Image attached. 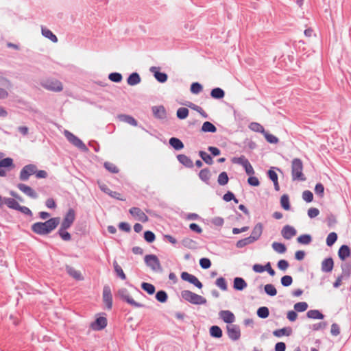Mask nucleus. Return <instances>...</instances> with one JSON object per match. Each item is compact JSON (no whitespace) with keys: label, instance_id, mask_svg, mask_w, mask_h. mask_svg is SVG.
Segmentation results:
<instances>
[{"label":"nucleus","instance_id":"36","mask_svg":"<svg viewBox=\"0 0 351 351\" xmlns=\"http://www.w3.org/2000/svg\"><path fill=\"white\" fill-rule=\"evenodd\" d=\"M182 245L188 249L195 250L197 248V243L192 239L185 237L182 241Z\"/></svg>","mask_w":351,"mask_h":351},{"label":"nucleus","instance_id":"4","mask_svg":"<svg viewBox=\"0 0 351 351\" xmlns=\"http://www.w3.org/2000/svg\"><path fill=\"white\" fill-rule=\"evenodd\" d=\"M182 298L186 302L195 305L205 304L206 300L202 296L197 295L189 290H183L181 291Z\"/></svg>","mask_w":351,"mask_h":351},{"label":"nucleus","instance_id":"22","mask_svg":"<svg viewBox=\"0 0 351 351\" xmlns=\"http://www.w3.org/2000/svg\"><path fill=\"white\" fill-rule=\"evenodd\" d=\"M297 234V231L293 226L290 225H285L282 230L281 234L285 239H291L293 237L295 236Z\"/></svg>","mask_w":351,"mask_h":351},{"label":"nucleus","instance_id":"39","mask_svg":"<svg viewBox=\"0 0 351 351\" xmlns=\"http://www.w3.org/2000/svg\"><path fill=\"white\" fill-rule=\"evenodd\" d=\"M201 131L203 132L215 133L217 132V128L211 122L205 121L202 126Z\"/></svg>","mask_w":351,"mask_h":351},{"label":"nucleus","instance_id":"46","mask_svg":"<svg viewBox=\"0 0 351 351\" xmlns=\"http://www.w3.org/2000/svg\"><path fill=\"white\" fill-rule=\"evenodd\" d=\"M156 300L160 303H165L168 300V294L164 290H159L155 295Z\"/></svg>","mask_w":351,"mask_h":351},{"label":"nucleus","instance_id":"32","mask_svg":"<svg viewBox=\"0 0 351 351\" xmlns=\"http://www.w3.org/2000/svg\"><path fill=\"white\" fill-rule=\"evenodd\" d=\"M209 334L213 338L220 339L223 336V331L219 326L213 325L209 328Z\"/></svg>","mask_w":351,"mask_h":351},{"label":"nucleus","instance_id":"62","mask_svg":"<svg viewBox=\"0 0 351 351\" xmlns=\"http://www.w3.org/2000/svg\"><path fill=\"white\" fill-rule=\"evenodd\" d=\"M263 135H264L266 141L271 144H277L279 142L278 138H277L276 136H274L271 134H269L267 131H265V133H263Z\"/></svg>","mask_w":351,"mask_h":351},{"label":"nucleus","instance_id":"60","mask_svg":"<svg viewBox=\"0 0 351 351\" xmlns=\"http://www.w3.org/2000/svg\"><path fill=\"white\" fill-rule=\"evenodd\" d=\"M108 79L113 82L119 83L123 80V76L120 73L112 72L108 75Z\"/></svg>","mask_w":351,"mask_h":351},{"label":"nucleus","instance_id":"48","mask_svg":"<svg viewBox=\"0 0 351 351\" xmlns=\"http://www.w3.org/2000/svg\"><path fill=\"white\" fill-rule=\"evenodd\" d=\"M257 316L261 319H266L269 315V310L267 306H261L257 309Z\"/></svg>","mask_w":351,"mask_h":351},{"label":"nucleus","instance_id":"61","mask_svg":"<svg viewBox=\"0 0 351 351\" xmlns=\"http://www.w3.org/2000/svg\"><path fill=\"white\" fill-rule=\"evenodd\" d=\"M315 194L320 198L324 196V186L322 183L318 182L315 184L314 189Z\"/></svg>","mask_w":351,"mask_h":351},{"label":"nucleus","instance_id":"59","mask_svg":"<svg viewBox=\"0 0 351 351\" xmlns=\"http://www.w3.org/2000/svg\"><path fill=\"white\" fill-rule=\"evenodd\" d=\"M104 167L107 171L112 173H118L119 171V169L115 165L108 161L104 163Z\"/></svg>","mask_w":351,"mask_h":351},{"label":"nucleus","instance_id":"51","mask_svg":"<svg viewBox=\"0 0 351 351\" xmlns=\"http://www.w3.org/2000/svg\"><path fill=\"white\" fill-rule=\"evenodd\" d=\"M248 127L251 130L256 132L261 133L263 134V133H265V131L263 126L257 122H252L251 123H250Z\"/></svg>","mask_w":351,"mask_h":351},{"label":"nucleus","instance_id":"47","mask_svg":"<svg viewBox=\"0 0 351 351\" xmlns=\"http://www.w3.org/2000/svg\"><path fill=\"white\" fill-rule=\"evenodd\" d=\"M113 267L117 276L121 280H125L126 275L123 272L121 267L118 264V263L116 261H114L113 262Z\"/></svg>","mask_w":351,"mask_h":351},{"label":"nucleus","instance_id":"57","mask_svg":"<svg viewBox=\"0 0 351 351\" xmlns=\"http://www.w3.org/2000/svg\"><path fill=\"white\" fill-rule=\"evenodd\" d=\"M203 89V86L199 82H193L191 84L190 91L191 93L197 95L199 94Z\"/></svg>","mask_w":351,"mask_h":351},{"label":"nucleus","instance_id":"21","mask_svg":"<svg viewBox=\"0 0 351 351\" xmlns=\"http://www.w3.org/2000/svg\"><path fill=\"white\" fill-rule=\"evenodd\" d=\"M334 268V261L331 256L324 258L321 264V270L324 273H330Z\"/></svg>","mask_w":351,"mask_h":351},{"label":"nucleus","instance_id":"54","mask_svg":"<svg viewBox=\"0 0 351 351\" xmlns=\"http://www.w3.org/2000/svg\"><path fill=\"white\" fill-rule=\"evenodd\" d=\"M276 169L277 171L282 172L281 169L278 167H271L267 172V177L272 181H276L278 180V174L274 171Z\"/></svg>","mask_w":351,"mask_h":351},{"label":"nucleus","instance_id":"35","mask_svg":"<svg viewBox=\"0 0 351 351\" xmlns=\"http://www.w3.org/2000/svg\"><path fill=\"white\" fill-rule=\"evenodd\" d=\"M306 317L309 319H323L324 318V315L319 310H309L306 313Z\"/></svg>","mask_w":351,"mask_h":351},{"label":"nucleus","instance_id":"25","mask_svg":"<svg viewBox=\"0 0 351 351\" xmlns=\"http://www.w3.org/2000/svg\"><path fill=\"white\" fill-rule=\"evenodd\" d=\"M117 118L120 121L125 122L131 125L137 126L138 121L132 116L125 114H119Z\"/></svg>","mask_w":351,"mask_h":351},{"label":"nucleus","instance_id":"23","mask_svg":"<svg viewBox=\"0 0 351 351\" xmlns=\"http://www.w3.org/2000/svg\"><path fill=\"white\" fill-rule=\"evenodd\" d=\"M341 274L344 280H348L351 276V262H342L341 264Z\"/></svg>","mask_w":351,"mask_h":351},{"label":"nucleus","instance_id":"6","mask_svg":"<svg viewBox=\"0 0 351 351\" xmlns=\"http://www.w3.org/2000/svg\"><path fill=\"white\" fill-rule=\"evenodd\" d=\"M117 295L119 297V298L131 305L133 307L135 308H141L143 307L144 305L143 304H141L139 302H136L130 295L127 289L125 288H121L117 291Z\"/></svg>","mask_w":351,"mask_h":351},{"label":"nucleus","instance_id":"14","mask_svg":"<svg viewBox=\"0 0 351 351\" xmlns=\"http://www.w3.org/2000/svg\"><path fill=\"white\" fill-rule=\"evenodd\" d=\"M36 166L34 164H29L24 166L20 172L19 178L22 181H26L29 176L36 173Z\"/></svg>","mask_w":351,"mask_h":351},{"label":"nucleus","instance_id":"12","mask_svg":"<svg viewBox=\"0 0 351 351\" xmlns=\"http://www.w3.org/2000/svg\"><path fill=\"white\" fill-rule=\"evenodd\" d=\"M102 300L108 310H111L112 308V295L111 289L109 285H106L103 288Z\"/></svg>","mask_w":351,"mask_h":351},{"label":"nucleus","instance_id":"55","mask_svg":"<svg viewBox=\"0 0 351 351\" xmlns=\"http://www.w3.org/2000/svg\"><path fill=\"white\" fill-rule=\"evenodd\" d=\"M189 110L184 107L179 108L177 110L176 115L179 119H185L189 116Z\"/></svg>","mask_w":351,"mask_h":351},{"label":"nucleus","instance_id":"38","mask_svg":"<svg viewBox=\"0 0 351 351\" xmlns=\"http://www.w3.org/2000/svg\"><path fill=\"white\" fill-rule=\"evenodd\" d=\"M3 200L5 204L9 208L18 210L20 204L15 199L10 197H4Z\"/></svg>","mask_w":351,"mask_h":351},{"label":"nucleus","instance_id":"30","mask_svg":"<svg viewBox=\"0 0 351 351\" xmlns=\"http://www.w3.org/2000/svg\"><path fill=\"white\" fill-rule=\"evenodd\" d=\"M169 145L176 151L182 149L184 147L183 142L178 138L171 137L169 140Z\"/></svg>","mask_w":351,"mask_h":351},{"label":"nucleus","instance_id":"49","mask_svg":"<svg viewBox=\"0 0 351 351\" xmlns=\"http://www.w3.org/2000/svg\"><path fill=\"white\" fill-rule=\"evenodd\" d=\"M229 178L228 176L227 172L222 171L219 173L218 178H217V182L218 184L220 186H225L228 183Z\"/></svg>","mask_w":351,"mask_h":351},{"label":"nucleus","instance_id":"16","mask_svg":"<svg viewBox=\"0 0 351 351\" xmlns=\"http://www.w3.org/2000/svg\"><path fill=\"white\" fill-rule=\"evenodd\" d=\"M149 71L153 73L155 79L160 83H165L167 81L168 75L165 72L160 71V67L152 66Z\"/></svg>","mask_w":351,"mask_h":351},{"label":"nucleus","instance_id":"17","mask_svg":"<svg viewBox=\"0 0 351 351\" xmlns=\"http://www.w3.org/2000/svg\"><path fill=\"white\" fill-rule=\"evenodd\" d=\"M129 213L133 217H138V219L143 223L147 222L149 220L148 217L143 213L141 208L138 207H132L129 210Z\"/></svg>","mask_w":351,"mask_h":351},{"label":"nucleus","instance_id":"8","mask_svg":"<svg viewBox=\"0 0 351 351\" xmlns=\"http://www.w3.org/2000/svg\"><path fill=\"white\" fill-rule=\"evenodd\" d=\"M108 325L106 314L101 313L99 317H96L95 321L91 322L90 327L95 331H100L104 330Z\"/></svg>","mask_w":351,"mask_h":351},{"label":"nucleus","instance_id":"3","mask_svg":"<svg viewBox=\"0 0 351 351\" xmlns=\"http://www.w3.org/2000/svg\"><path fill=\"white\" fill-rule=\"evenodd\" d=\"M40 85L43 88L52 92H60L63 90L62 83L53 77H47L40 80Z\"/></svg>","mask_w":351,"mask_h":351},{"label":"nucleus","instance_id":"7","mask_svg":"<svg viewBox=\"0 0 351 351\" xmlns=\"http://www.w3.org/2000/svg\"><path fill=\"white\" fill-rule=\"evenodd\" d=\"M146 265L150 267L153 271H162V268L159 258L155 254H147L144 258Z\"/></svg>","mask_w":351,"mask_h":351},{"label":"nucleus","instance_id":"37","mask_svg":"<svg viewBox=\"0 0 351 351\" xmlns=\"http://www.w3.org/2000/svg\"><path fill=\"white\" fill-rule=\"evenodd\" d=\"M42 35L49 39L53 43H57L58 39L57 36L49 29L47 27H42Z\"/></svg>","mask_w":351,"mask_h":351},{"label":"nucleus","instance_id":"43","mask_svg":"<svg viewBox=\"0 0 351 351\" xmlns=\"http://www.w3.org/2000/svg\"><path fill=\"white\" fill-rule=\"evenodd\" d=\"M141 287L149 295H153L156 291L154 285L149 282H143L141 285Z\"/></svg>","mask_w":351,"mask_h":351},{"label":"nucleus","instance_id":"58","mask_svg":"<svg viewBox=\"0 0 351 351\" xmlns=\"http://www.w3.org/2000/svg\"><path fill=\"white\" fill-rule=\"evenodd\" d=\"M143 238L145 241L152 243L156 240V235L152 231L146 230L143 233Z\"/></svg>","mask_w":351,"mask_h":351},{"label":"nucleus","instance_id":"33","mask_svg":"<svg viewBox=\"0 0 351 351\" xmlns=\"http://www.w3.org/2000/svg\"><path fill=\"white\" fill-rule=\"evenodd\" d=\"M263 230V225L262 223L258 222L254 226L250 236L255 237L256 241H258L262 235Z\"/></svg>","mask_w":351,"mask_h":351},{"label":"nucleus","instance_id":"41","mask_svg":"<svg viewBox=\"0 0 351 351\" xmlns=\"http://www.w3.org/2000/svg\"><path fill=\"white\" fill-rule=\"evenodd\" d=\"M198 155L206 164L208 165L213 164V159L210 154H208L206 152L201 150L199 151Z\"/></svg>","mask_w":351,"mask_h":351},{"label":"nucleus","instance_id":"53","mask_svg":"<svg viewBox=\"0 0 351 351\" xmlns=\"http://www.w3.org/2000/svg\"><path fill=\"white\" fill-rule=\"evenodd\" d=\"M264 291L267 295L271 297H274L277 294V290L272 284H267L265 285Z\"/></svg>","mask_w":351,"mask_h":351},{"label":"nucleus","instance_id":"5","mask_svg":"<svg viewBox=\"0 0 351 351\" xmlns=\"http://www.w3.org/2000/svg\"><path fill=\"white\" fill-rule=\"evenodd\" d=\"M3 153L0 152V177H5L7 171L13 169L15 167L14 160L10 157L2 158Z\"/></svg>","mask_w":351,"mask_h":351},{"label":"nucleus","instance_id":"44","mask_svg":"<svg viewBox=\"0 0 351 351\" xmlns=\"http://www.w3.org/2000/svg\"><path fill=\"white\" fill-rule=\"evenodd\" d=\"M67 229L60 228L56 233L64 241H69L71 239V234L66 231Z\"/></svg>","mask_w":351,"mask_h":351},{"label":"nucleus","instance_id":"13","mask_svg":"<svg viewBox=\"0 0 351 351\" xmlns=\"http://www.w3.org/2000/svg\"><path fill=\"white\" fill-rule=\"evenodd\" d=\"M227 335L232 341H237L241 337V330L237 324H229L226 326Z\"/></svg>","mask_w":351,"mask_h":351},{"label":"nucleus","instance_id":"34","mask_svg":"<svg viewBox=\"0 0 351 351\" xmlns=\"http://www.w3.org/2000/svg\"><path fill=\"white\" fill-rule=\"evenodd\" d=\"M210 95L215 99H221L225 96V91L219 87H216L211 90Z\"/></svg>","mask_w":351,"mask_h":351},{"label":"nucleus","instance_id":"29","mask_svg":"<svg viewBox=\"0 0 351 351\" xmlns=\"http://www.w3.org/2000/svg\"><path fill=\"white\" fill-rule=\"evenodd\" d=\"M293 330L290 326L284 327L282 328L277 329L273 331V335L276 337H281L282 336H290L292 335Z\"/></svg>","mask_w":351,"mask_h":351},{"label":"nucleus","instance_id":"9","mask_svg":"<svg viewBox=\"0 0 351 351\" xmlns=\"http://www.w3.org/2000/svg\"><path fill=\"white\" fill-rule=\"evenodd\" d=\"M64 134L66 139L74 146L77 147L78 149L82 150V152H87L88 149L86 146V145L83 143V141L80 139L77 136L74 135L73 133L68 130H64Z\"/></svg>","mask_w":351,"mask_h":351},{"label":"nucleus","instance_id":"2","mask_svg":"<svg viewBox=\"0 0 351 351\" xmlns=\"http://www.w3.org/2000/svg\"><path fill=\"white\" fill-rule=\"evenodd\" d=\"M303 163L300 158H295L291 162V176L292 180L298 181H305L306 178L302 172Z\"/></svg>","mask_w":351,"mask_h":351},{"label":"nucleus","instance_id":"20","mask_svg":"<svg viewBox=\"0 0 351 351\" xmlns=\"http://www.w3.org/2000/svg\"><path fill=\"white\" fill-rule=\"evenodd\" d=\"M219 315L220 318L228 324H232L235 321L234 313L229 310H222Z\"/></svg>","mask_w":351,"mask_h":351},{"label":"nucleus","instance_id":"1","mask_svg":"<svg viewBox=\"0 0 351 351\" xmlns=\"http://www.w3.org/2000/svg\"><path fill=\"white\" fill-rule=\"evenodd\" d=\"M60 222V217H51L44 222L38 221L33 223L31 226V230L38 235H47L56 229Z\"/></svg>","mask_w":351,"mask_h":351},{"label":"nucleus","instance_id":"52","mask_svg":"<svg viewBox=\"0 0 351 351\" xmlns=\"http://www.w3.org/2000/svg\"><path fill=\"white\" fill-rule=\"evenodd\" d=\"M215 285L218 287L222 291L228 290V283L225 278L221 276L218 278L215 281Z\"/></svg>","mask_w":351,"mask_h":351},{"label":"nucleus","instance_id":"42","mask_svg":"<svg viewBox=\"0 0 351 351\" xmlns=\"http://www.w3.org/2000/svg\"><path fill=\"white\" fill-rule=\"evenodd\" d=\"M313 238L311 234H304L297 238V241L302 245H308L312 242Z\"/></svg>","mask_w":351,"mask_h":351},{"label":"nucleus","instance_id":"24","mask_svg":"<svg viewBox=\"0 0 351 351\" xmlns=\"http://www.w3.org/2000/svg\"><path fill=\"white\" fill-rule=\"evenodd\" d=\"M247 286L245 280L241 277H235L233 280V289L236 291H243Z\"/></svg>","mask_w":351,"mask_h":351},{"label":"nucleus","instance_id":"27","mask_svg":"<svg viewBox=\"0 0 351 351\" xmlns=\"http://www.w3.org/2000/svg\"><path fill=\"white\" fill-rule=\"evenodd\" d=\"M178 160L180 163H181L182 165L187 168H193V162L190 157L187 156L185 154H178L176 156Z\"/></svg>","mask_w":351,"mask_h":351},{"label":"nucleus","instance_id":"26","mask_svg":"<svg viewBox=\"0 0 351 351\" xmlns=\"http://www.w3.org/2000/svg\"><path fill=\"white\" fill-rule=\"evenodd\" d=\"M198 176L199 179L204 182L205 184L209 185L210 184V179L211 177V173L210 169L208 167L204 168L200 170L198 173Z\"/></svg>","mask_w":351,"mask_h":351},{"label":"nucleus","instance_id":"45","mask_svg":"<svg viewBox=\"0 0 351 351\" xmlns=\"http://www.w3.org/2000/svg\"><path fill=\"white\" fill-rule=\"evenodd\" d=\"M271 247L275 252L279 254H284L287 251V247L282 243L275 241L272 243Z\"/></svg>","mask_w":351,"mask_h":351},{"label":"nucleus","instance_id":"40","mask_svg":"<svg viewBox=\"0 0 351 351\" xmlns=\"http://www.w3.org/2000/svg\"><path fill=\"white\" fill-rule=\"evenodd\" d=\"M280 206L285 210H291L289 197L287 194H283L280 200Z\"/></svg>","mask_w":351,"mask_h":351},{"label":"nucleus","instance_id":"18","mask_svg":"<svg viewBox=\"0 0 351 351\" xmlns=\"http://www.w3.org/2000/svg\"><path fill=\"white\" fill-rule=\"evenodd\" d=\"M337 254L342 262H346V260L351 256V248L348 245H342L339 248Z\"/></svg>","mask_w":351,"mask_h":351},{"label":"nucleus","instance_id":"56","mask_svg":"<svg viewBox=\"0 0 351 351\" xmlns=\"http://www.w3.org/2000/svg\"><path fill=\"white\" fill-rule=\"evenodd\" d=\"M308 307V304L306 302H299L294 304V310L298 313L304 312Z\"/></svg>","mask_w":351,"mask_h":351},{"label":"nucleus","instance_id":"50","mask_svg":"<svg viewBox=\"0 0 351 351\" xmlns=\"http://www.w3.org/2000/svg\"><path fill=\"white\" fill-rule=\"evenodd\" d=\"M337 239H338V235L336 232H332L329 233L327 236L326 241L327 246H328V247L332 246L337 241Z\"/></svg>","mask_w":351,"mask_h":351},{"label":"nucleus","instance_id":"11","mask_svg":"<svg viewBox=\"0 0 351 351\" xmlns=\"http://www.w3.org/2000/svg\"><path fill=\"white\" fill-rule=\"evenodd\" d=\"M75 219V211L73 208H70L64 216L61 222L60 228H69Z\"/></svg>","mask_w":351,"mask_h":351},{"label":"nucleus","instance_id":"31","mask_svg":"<svg viewBox=\"0 0 351 351\" xmlns=\"http://www.w3.org/2000/svg\"><path fill=\"white\" fill-rule=\"evenodd\" d=\"M141 82L140 75L137 72L132 73L127 78V83L130 86H136Z\"/></svg>","mask_w":351,"mask_h":351},{"label":"nucleus","instance_id":"28","mask_svg":"<svg viewBox=\"0 0 351 351\" xmlns=\"http://www.w3.org/2000/svg\"><path fill=\"white\" fill-rule=\"evenodd\" d=\"M65 269L66 273L71 277H73L74 279L77 280H83V277L82 276V274L80 271L76 270L74 267L70 266V265H66Z\"/></svg>","mask_w":351,"mask_h":351},{"label":"nucleus","instance_id":"64","mask_svg":"<svg viewBox=\"0 0 351 351\" xmlns=\"http://www.w3.org/2000/svg\"><path fill=\"white\" fill-rule=\"evenodd\" d=\"M302 199L306 202L310 203L313 200V194L309 190H305L302 195Z\"/></svg>","mask_w":351,"mask_h":351},{"label":"nucleus","instance_id":"63","mask_svg":"<svg viewBox=\"0 0 351 351\" xmlns=\"http://www.w3.org/2000/svg\"><path fill=\"white\" fill-rule=\"evenodd\" d=\"M76 233L80 235H86L87 233L86 225L85 223H78L75 226Z\"/></svg>","mask_w":351,"mask_h":351},{"label":"nucleus","instance_id":"10","mask_svg":"<svg viewBox=\"0 0 351 351\" xmlns=\"http://www.w3.org/2000/svg\"><path fill=\"white\" fill-rule=\"evenodd\" d=\"M232 161L233 163L241 165L244 168L247 175L251 176L254 173V170L252 165L245 156L242 155L240 157H234Z\"/></svg>","mask_w":351,"mask_h":351},{"label":"nucleus","instance_id":"15","mask_svg":"<svg viewBox=\"0 0 351 351\" xmlns=\"http://www.w3.org/2000/svg\"><path fill=\"white\" fill-rule=\"evenodd\" d=\"M152 111L154 118L160 120H165L167 119V111L162 105L152 106Z\"/></svg>","mask_w":351,"mask_h":351},{"label":"nucleus","instance_id":"19","mask_svg":"<svg viewBox=\"0 0 351 351\" xmlns=\"http://www.w3.org/2000/svg\"><path fill=\"white\" fill-rule=\"evenodd\" d=\"M17 188L23 193L32 199H36L38 197L37 193L29 186L23 183H19L17 184Z\"/></svg>","mask_w":351,"mask_h":351}]
</instances>
